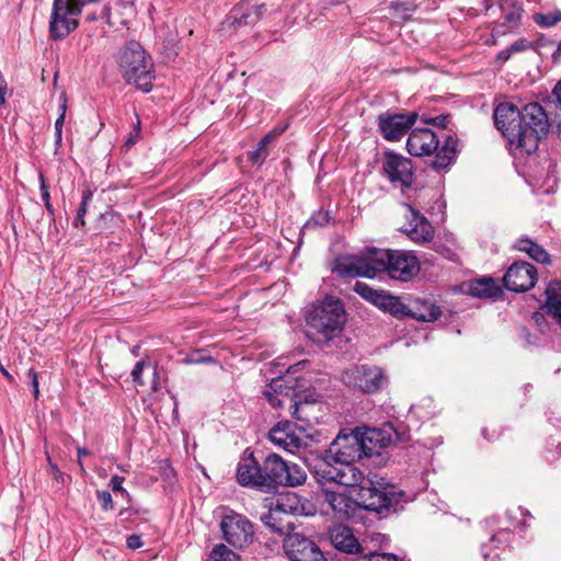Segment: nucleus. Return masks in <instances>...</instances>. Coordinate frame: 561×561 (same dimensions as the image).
Here are the masks:
<instances>
[{"instance_id":"nucleus-55","label":"nucleus","mask_w":561,"mask_h":561,"mask_svg":"<svg viewBox=\"0 0 561 561\" xmlns=\"http://www.w3.org/2000/svg\"><path fill=\"white\" fill-rule=\"evenodd\" d=\"M139 350H140V346H139V345H135V346L131 348V353H133V355L138 356V354H139Z\"/></svg>"},{"instance_id":"nucleus-21","label":"nucleus","mask_w":561,"mask_h":561,"mask_svg":"<svg viewBox=\"0 0 561 561\" xmlns=\"http://www.w3.org/2000/svg\"><path fill=\"white\" fill-rule=\"evenodd\" d=\"M386 536L367 529L360 533L357 528L353 529V554L358 556L357 561H368L374 554L382 549Z\"/></svg>"},{"instance_id":"nucleus-47","label":"nucleus","mask_w":561,"mask_h":561,"mask_svg":"<svg viewBox=\"0 0 561 561\" xmlns=\"http://www.w3.org/2000/svg\"><path fill=\"white\" fill-rule=\"evenodd\" d=\"M28 376L31 377V380H32V388H33V393H34V397L37 398L38 397V379H37V374L34 369H30L28 370Z\"/></svg>"},{"instance_id":"nucleus-25","label":"nucleus","mask_w":561,"mask_h":561,"mask_svg":"<svg viewBox=\"0 0 561 561\" xmlns=\"http://www.w3.org/2000/svg\"><path fill=\"white\" fill-rule=\"evenodd\" d=\"M328 534L336 550L346 554L351 553V527L348 525L336 524L329 529Z\"/></svg>"},{"instance_id":"nucleus-26","label":"nucleus","mask_w":561,"mask_h":561,"mask_svg":"<svg viewBox=\"0 0 561 561\" xmlns=\"http://www.w3.org/2000/svg\"><path fill=\"white\" fill-rule=\"evenodd\" d=\"M501 293V287L491 277L476 279L469 285V294L478 298H495Z\"/></svg>"},{"instance_id":"nucleus-32","label":"nucleus","mask_w":561,"mask_h":561,"mask_svg":"<svg viewBox=\"0 0 561 561\" xmlns=\"http://www.w3.org/2000/svg\"><path fill=\"white\" fill-rule=\"evenodd\" d=\"M504 20L511 25H517L523 13V9L516 0H503L501 3Z\"/></svg>"},{"instance_id":"nucleus-45","label":"nucleus","mask_w":561,"mask_h":561,"mask_svg":"<svg viewBox=\"0 0 561 561\" xmlns=\"http://www.w3.org/2000/svg\"><path fill=\"white\" fill-rule=\"evenodd\" d=\"M139 134H140V119H139V117H137L134 134H130L129 138L126 141V145L127 146L134 145L136 142L137 138L139 137Z\"/></svg>"},{"instance_id":"nucleus-13","label":"nucleus","mask_w":561,"mask_h":561,"mask_svg":"<svg viewBox=\"0 0 561 561\" xmlns=\"http://www.w3.org/2000/svg\"><path fill=\"white\" fill-rule=\"evenodd\" d=\"M220 529L225 541L236 549H243L253 540V525L241 514L231 512L225 515Z\"/></svg>"},{"instance_id":"nucleus-29","label":"nucleus","mask_w":561,"mask_h":561,"mask_svg":"<svg viewBox=\"0 0 561 561\" xmlns=\"http://www.w3.org/2000/svg\"><path fill=\"white\" fill-rule=\"evenodd\" d=\"M262 523L268 527L272 531L285 535L293 529L294 524L289 520H284L280 512L277 508H272L268 513L261 516Z\"/></svg>"},{"instance_id":"nucleus-39","label":"nucleus","mask_w":561,"mask_h":561,"mask_svg":"<svg viewBox=\"0 0 561 561\" xmlns=\"http://www.w3.org/2000/svg\"><path fill=\"white\" fill-rule=\"evenodd\" d=\"M146 364H148L146 359H140L135 364L131 370L133 381L139 386L144 385V381L141 380V374L144 371V367L146 366Z\"/></svg>"},{"instance_id":"nucleus-24","label":"nucleus","mask_w":561,"mask_h":561,"mask_svg":"<svg viewBox=\"0 0 561 561\" xmlns=\"http://www.w3.org/2000/svg\"><path fill=\"white\" fill-rule=\"evenodd\" d=\"M408 318L415 319L421 322H434L440 314V308L430 301L416 299L409 305Z\"/></svg>"},{"instance_id":"nucleus-42","label":"nucleus","mask_w":561,"mask_h":561,"mask_svg":"<svg viewBox=\"0 0 561 561\" xmlns=\"http://www.w3.org/2000/svg\"><path fill=\"white\" fill-rule=\"evenodd\" d=\"M530 47H531V44L527 39L519 38V39L515 41L514 43H512L511 46L508 47V49L512 54H515V53L524 51Z\"/></svg>"},{"instance_id":"nucleus-22","label":"nucleus","mask_w":561,"mask_h":561,"mask_svg":"<svg viewBox=\"0 0 561 561\" xmlns=\"http://www.w3.org/2000/svg\"><path fill=\"white\" fill-rule=\"evenodd\" d=\"M297 431L298 426L290 421L278 422L271 428L268 438L278 447L295 453L305 445Z\"/></svg>"},{"instance_id":"nucleus-52","label":"nucleus","mask_w":561,"mask_h":561,"mask_svg":"<svg viewBox=\"0 0 561 561\" xmlns=\"http://www.w3.org/2000/svg\"><path fill=\"white\" fill-rule=\"evenodd\" d=\"M512 55L513 54L510 51V49L506 48V49H503V50H501L499 53L497 58H499V60L505 62V61H507L511 58Z\"/></svg>"},{"instance_id":"nucleus-34","label":"nucleus","mask_w":561,"mask_h":561,"mask_svg":"<svg viewBox=\"0 0 561 561\" xmlns=\"http://www.w3.org/2000/svg\"><path fill=\"white\" fill-rule=\"evenodd\" d=\"M92 192L90 190H85L82 193V199L80 206L77 210V216L72 221L75 228H80L84 226V216L88 211V206L92 199Z\"/></svg>"},{"instance_id":"nucleus-33","label":"nucleus","mask_w":561,"mask_h":561,"mask_svg":"<svg viewBox=\"0 0 561 561\" xmlns=\"http://www.w3.org/2000/svg\"><path fill=\"white\" fill-rule=\"evenodd\" d=\"M533 19L540 27H552L561 22V10H553L548 13H535Z\"/></svg>"},{"instance_id":"nucleus-23","label":"nucleus","mask_w":561,"mask_h":561,"mask_svg":"<svg viewBox=\"0 0 561 561\" xmlns=\"http://www.w3.org/2000/svg\"><path fill=\"white\" fill-rule=\"evenodd\" d=\"M385 381L383 373L377 366L359 365L353 370V383L363 392L375 393Z\"/></svg>"},{"instance_id":"nucleus-10","label":"nucleus","mask_w":561,"mask_h":561,"mask_svg":"<svg viewBox=\"0 0 561 561\" xmlns=\"http://www.w3.org/2000/svg\"><path fill=\"white\" fill-rule=\"evenodd\" d=\"M80 10L70 0H54L49 18V37L54 41L65 39L79 26Z\"/></svg>"},{"instance_id":"nucleus-1","label":"nucleus","mask_w":561,"mask_h":561,"mask_svg":"<svg viewBox=\"0 0 561 561\" xmlns=\"http://www.w3.org/2000/svg\"><path fill=\"white\" fill-rule=\"evenodd\" d=\"M351 430L342 428L325 450L324 461L314 467V478L325 502L341 520L351 518Z\"/></svg>"},{"instance_id":"nucleus-59","label":"nucleus","mask_w":561,"mask_h":561,"mask_svg":"<svg viewBox=\"0 0 561 561\" xmlns=\"http://www.w3.org/2000/svg\"><path fill=\"white\" fill-rule=\"evenodd\" d=\"M560 53H561V41L559 42L557 51L553 54V56H556V54H560Z\"/></svg>"},{"instance_id":"nucleus-17","label":"nucleus","mask_w":561,"mask_h":561,"mask_svg":"<svg viewBox=\"0 0 561 561\" xmlns=\"http://www.w3.org/2000/svg\"><path fill=\"white\" fill-rule=\"evenodd\" d=\"M283 548L290 561H328L313 540L297 533L285 537Z\"/></svg>"},{"instance_id":"nucleus-28","label":"nucleus","mask_w":561,"mask_h":561,"mask_svg":"<svg viewBox=\"0 0 561 561\" xmlns=\"http://www.w3.org/2000/svg\"><path fill=\"white\" fill-rule=\"evenodd\" d=\"M547 311L561 324V282H551L546 289Z\"/></svg>"},{"instance_id":"nucleus-12","label":"nucleus","mask_w":561,"mask_h":561,"mask_svg":"<svg viewBox=\"0 0 561 561\" xmlns=\"http://www.w3.org/2000/svg\"><path fill=\"white\" fill-rule=\"evenodd\" d=\"M353 290L365 300L371 302L382 311L389 312L397 319L408 318L409 305H405L400 297L393 296L385 290H376L359 280L353 285Z\"/></svg>"},{"instance_id":"nucleus-36","label":"nucleus","mask_w":561,"mask_h":561,"mask_svg":"<svg viewBox=\"0 0 561 561\" xmlns=\"http://www.w3.org/2000/svg\"><path fill=\"white\" fill-rule=\"evenodd\" d=\"M213 561H240L239 556L225 545H217L210 552Z\"/></svg>"},{"instance_id":"nucleus-57","label":"nucleus","mask_w":561,"mask_h":561,"mask_svg":"<svg viewBox=\"0 0 561 561\" xmlns=\"http://www.w3.org/2000/svg\"><path fill=\"white\" fill-rule=\"evenodd\" d=\"M557 129H558V135L561 138V119L558 123Z\"/></svg>"},{"instance_id":"nucleus-11","label":"nucleus","mask_w":561,"mask_h":561,"mask_svg":"<svg viewBox=\"0 0 561 561\" xmlns=\"http://www.w3.org/2000/svg\"><path fill=\"white\" fill-rule=\"evenodd\" d=\"M327 267L334 278L345 284L346 287L341 288L340 293L346 296L351 284V248L345 238L337 237L332 241L327 259Z\"/></svg>"},{"instance_id":"nucleus-16","label":"nucleus","mask_w":561,"mask_h":561,"mask_svg":"<svg viewBox=\"0 0 561 561\" xmlns=\"http://www.w3.org/2000/svg\"><path fill=\"white\" fill-rule=\"evenodd\" d=\"M353 438L356 442L358 460L379 456L390 443V436L385 431L370 427L353 428Z\"/></svg>"},{"instance_id":"nucleus-56","label":"nucleus","mask_w":561,"mask_h":561,"mask_svg":"<svg viewBox=\"0 0 561 561\" xmlns=\"http://www.w3.org/2000/svg\"><path fill=\"white\" fill-rule=\"evenodd\" d=\"M545 45V41L543 38H539L537 42H536V46H542Z\"/></svg>"},{"instance_id":"nucleus-2","label":"nucleus","mask_w":561,"mask_h":561,"mask_svg":"<svg viewBox=\"0 0 561 561\" xmlns=\"http://www.w3.org/2000/svg\"><path fill=\"white\" fill-rule=\"evenodd\" d=\"M493 118L511 148L520 153L535 152L549 131L548 116L536 102L522 110L512 103H501L494 108Z\"/></svg>"},{"instance_id":"nucleus-53","label":"nucleus","mask_w":561,"mask_h":561,"mask_svg":"<svg viewBox=\"0 0 561 561\" xmlns=\"http://www.w3.org/2000/svg\"><path fill=\"white\" fill-rule=\"evenodd\" d=\"M188 362L196 363V364L210 363V362H213V358L210 356H205V357L192 358Z\"/></svg>"},{"instance_id":"nucleus-7","label":"nucleus","mask_w":561,"mask_h":561,"mask_svg":"<svg viewBox=\"0 0 561 561\" xmlns=\"http://www.w3.org/2000/svg\"><path fill=\"white\" fill-rule=\"evenodd\" d=\"M443 137L444 144L439 147L440 136L430 128H415L408 137L407 149L410 154L415 157L431 156L436 152L432 165L435 170H444L456 160L458 139L453 135Z\"/></svg>"},{"instance_id":"nucleus-9","label":"nucleus","mask_w":561,"mask_h":561,"mask_svg":"<svg viewBox=\"0 0 561 561\" xmlns=\"http://www.w3.org/2000/svg\"><path fill=\"white\" fill-rule=\"evenodd\" d=\"M118 65L123 77L128 83H134L144 92L151 91L153 79L152 59L138 42H128L122 48Z\"/></svg>"},{"instance_id":"nucleus-58","label":"nucleus","mask_w":561,"mask_h":561,"mask_svg":"<svg viewBox=\"0 0 561 561\" xmlns=\"http://www.w3.org/2000/svg\"><path fill=\"white\" fill-rule=\"evenodd\" d=\"M500 539L497 536H492V538L490 539V543H494V542H497Z\"/></svg>"},{"instance_id":"nucleus-48","label":"nucleus","mask_w":561,"mask_h":561,"mask_svg":"<svg viewBox=\"0 0 561 561\" xmlns=\"http://www.w3.org/2000/svg\"><path fill=\"white\" fill-rule=\"evenodd\" d=\"M100 0H70V2L75 5V8L80 10V14L82 13V8L87 4L96 3Z\"/></svg>"},{"instance_id":"nucleus-6","label":"nucleus","mask_w":561,"mask_h":561,"mask_svg":"<svg viewBox=\"0 0 561 561\" xmlns=\"http://www.w3.org/2000/svg\"><path fill=\"white\" fill-rule=\"evenodd\" d=\"M346 319L347 314L341 299L333 295H327L308 310L306 316L307 334L309 336L318 334L319 340L331 341L342 332Z\"/></svg>"},{"instance_id":"nucleus-38","label":"nucleus","mask_w":561,"mask_h":561,"mask_svg":"<svg viewBox=\"0 0 561 561\" xmlns=\"http://www.w3.org/2000/svg\"><path fill=\"white\" fill-rule=\"evenodd\" d=\"M61 99H62V102L59 105L60 114H59V116L57 117V119L55 122V144H56V146H60L61 145V140H62V126H64V122H65V117H66V111H67V100H66V96L62 95Z\"/></svg>"},{"instance_id":"nucleus-8","label":"nucleus","mask_w":561,"mask_h":561,"mask_svg":"<svg viewBox=\"0 0 561 561\" xmlns=\"http://www.w3.org/2000/svg\"><path fill=\"white\" fill-rule=\"evenodd\" d=\"M353 524L357 523L358 512L365 510L375 514L389 512L394 503V493L362 471L353 467Z\"/></svg>"},{"instance_id":"nucleus-19","label":"nucleus","mask_w":561,"mask_h":561,"mask_svg":"<svg viewBox=\"0 0 561 561\" xmlns=\"http://www.w3.org/2000/svg\"><path fill=\"white\" fill-rule=\"evenodd\" d=\"M404 225L400 230L413 242L426 243L433 239L434 230L431 222L410 204H403Z\"/></svg>"},{"instance_id":"nucleus-50","label":"nucleus","mask_w":561,"mask_h":561,"mask_svg":"<svg viewBox=\"0 0 561 561\" xmlns=\"http://www.w3.org/2000/svg\"><path fill=\"white\" fill-rule=\"evenodd\" d=\"M448 119H449L448 115H439L435 118H432L431 122L437 126L445 127Z\"/></svg>"},{"instance_id":"nucleus-4","label":"nucleus","mask_w":561,"mask_h":561,"mask_svg":"<svg viewBox=\"0 0 561 561\" xmlns=\"http://www.w3.org/2000/svg\"><path fill=\"white\" fill-rule=\"evenodd\" d=\"M421 270L413 251L365 248L353 254V276L374 278L386 273L389 278L410 282Z\"/></svg>"},{"instance_id":"nucleus-40","label":"nucleus","mask_w":561,"mask_h":561,"mask_svg":"<svg viewBox=\"0 0 561 561\" xmlns=\"http://www.w3.org/2000/svg\"><path fill=\"white\" fill-rule=\"evenodd\" d=\"M96 496H98V500L101 504V507L104 510V511H108V510H112L113 508V499H112V495L108 491H98L96 493Z\"/></svg>"},{"instance_id":"nucleus-35","label":"nucleus","mask_w":561,"mask_h":561,"mask_svg":"<svg viewBox=\"0 0 561 561\" xmlns=\"http://www.w3.org/2000/svg\"><path fill=\"white\" fill-rule=\"evenodd\" d=\"M331 216L327 210L314 211L304 225V230H311L329 224Z\"/></svg>"},{"instance_id":"nucleus-30","label":"nucleus","mask_w":561,"mask_h":561,"mask_svg":"<svg viewBox=\"0 0 561 561\" xmlns=\"http://www.w3.org/2000/svg\"><path fill=\"white\" fill-rule=\"evenodd\" d=\"M516 249L523 252H526L533 260L540 262V263H549L550 256L548 252L540 247L539 244L535 243L530 239L522 238L518 239L516 242Z\"/></svg>"},{"instance_id":"nucleus-18","label":"nucleus","mask_w":561,"mask_h":561,"mask_svg":"<svg viewBox=\"0 0 561 561\" xmlns=\"http://www.w3.org/2000/svg\"><path fill=\"white\" fill-rule=\"evenodd\" d=\"M266 12L265 4H253L250 0H241L228 13L222 22L226 31L255 25Z\"/></svg>"},{"instance_id":"nucleus-31","label":"nucleus","mask_w":561,"mask_h":561,"mask_svg":"<svg viewBox=\"0 0 561 561\" xmlns=\"http://www.w3.org/2000/svg\"><path fill=\"white\" fill-rule=\"evenodd\" d=\"M275 508H277L282 515H297L304 511V505L295 493H287L277 499Z\"/></svg>"},{"instance_id":"nucleus-46","label":"nucleus","mask_w":561,"mask_h":561,"mask_svg":"<svg viewBox=\"0 0 561 561\" xmlns=\"http://www.w3.org/2000/svg\"><path fill=\"white\" fill-rule=\"evenodd\" d=\"M77 455H78V465L80 467L81 473H85V469L83 467L82 457L90 455V451L84 447H77Z\"/></svg>"},{"instance_id":"nucleus-5","label":"nucleus","mask_w":561,"mask_h":561,"mask_svg":"<svg viewBox=\"0 0 561 561\" xmlns=\"http://www.w3.org/2000/svg\"><path fill=\"white\" fill-rule=\"evenodd\" d=\"M306 364L307 360H300L289 366L286 375L273 378L263 391L264 398L273 408L280 409L288 405L293 417L300 421L307 420L305 408L310 404V401L298 391L304 387V380L295 375Z\"/></svg>"},{"instance_id":"nucleus-60","label":"nucleus","mask_w":561,"mask_h":561,"mask_svg":"<svg viewBox=\"0 0 561 561\" xmlns=\"http://www.w3.org/2000/svg\"><path fill=\"white\" fill-rule=\"evenodd\" d=\"M398 438H399V440H402V442L408 439V437H405L404 434L398 435Z\"/></svg>"},{"instance_id":"nucleus-37","label":"nucleus","mask_w":561,"mask_h":561,"mask_svg":"<svg viewBox=\"0 0 561 561\" xmlns=\"http://www.w3.org/2000/svg\"><path fill=\"white\" fill-rule=\"evenodd\" d=\"M39 190H41V196L44 202L45 208L50 217L51 220L55 219V209L53 207V204L50 202V193L49 187L46 184V180L43 173H39Z\"/></svg>"},{"instance_id":"nucleus-49","label":"nucleus","mask_w":561,"mask_h":561,"mask_svg":"<svg viewBox=\"0 0 561 561\" xmlns=\"http://www.w3.org/2000/svg\"><path fill=\"white\" fill-rule=\"evenodd\" d=\"M486 549H488L486 545L482 546V556H483L484 561H496L500 558L499 553L491 554V552L486 551Z\"/></svg>"},{"instance_id":"nucleus-3","label":"nucleus","mask_w":561,"mask_h":561,"mask_svg":"<svg viewBox=\"0 0 561 561\" xmlns=\"http://www.w3.org/2000/svg\"><path fill=\"white\" fill-rule=\"evenodd\" d=\"M236 477L241 486L264 493H276L280 486L302 485L307 473L301 466L285 461L275 453H270L260 462L253 453L247 455L245 451L238 463Z\"/></svg>"},{"instance_id":"nucleus-20","label":"nucleus","mask_w":561,"mask_h":561,"mask_svg":"<svg viewBox=\"0 0 561 561\" xmlns=\"http://www.w3.org/2000/svg\"><path fill=\"white\" fill-rule=\"evenodd\" d=\"M537 280V270L528 262H516L510 266L503 277L506 289L523 293L534 287Z\"/></svg>"},{"instance_id":"nucleus-54","label":"nucleus","mask_w":561,"mask_h":561,"mask_svg":"<svg viewBox=\"0 0 561 561\" xmlns=\"http://www.w3.org/2000/svg\"><path fill=\"white\" fill-rule=\"evenodd\" d=\"M46 458H47V470L51 469V465H56L53 460L49 454L46 451Z\"/></svg>"},{"instance_id":"nucleus-15","label":"nucleus","mask_w":561,"mask_h":561,"mask_svg":"<svg viewBox=\"0 0 561 561\" xmlns=\"http://www.w3.org/2000/svg\"><path fill=\"white\" fill-rule=\"evenodd\" d=\"M416 112L390 113L385 112L378 116V128L382 137L388 141L400 140L416 123Z\"/></svg>"},{"instance_id":"nucleus-27","label":"nucleus","mask_w":561,"mask_h":561,"mask_svg":"<svg viewBox=\"0 0 561 561\" xmlns=\"http://www.w3.org/2000/svg\"><path fill=\"white\" fill-rule=\"evenodd\" d=\"M284 130H285V128L282 127V128H274L273 130L267 133L259 141L257 147L253 151L249 152V160L253 164L261 165L265 161V159L268 157V154H270L267 146L273 140H275Z\"/></svg>"},{"instance_id":"nucleus-14","label":"nucleus","mask_w":561,"mask_h":561,"mask_svg":"<svg viewBox=\"0 0 561 561\" xmlns=\"http://www.w3.org/2000/svg\"><path fill=\"white\" fill-rule=\"evenodd\" d=\"M382 174L399 187H409L413 180L412 161L391 150L383 152L381 158Z\"/></svg>"},{"instance_id":"nucleus-43","label":"nucleus","mask_w":561,"mask_h":561,"mask_svg":"<svg viewBox=\"0 0 561 561\" xmlns=\"http://www.w3.org/2000/svg\"><path fill=\"white\" fill-rule=\"evenodd\" d=\"M126 545L129 549L135 550L144 546L142 539L138 535H130L127 537Z\"/></svg>"},{"instance_id":"nucleus-63","label":"nucleus","mask_w":561,"mask_h":561,"mask_svg":"<svg viewBox=\"0 0 561 561\" xmlns=\"http://www.w3.org/2000/svg\"><path fill=\"white\" fill-rule=\"evenodd\" d=\"M482 434H483V436H484L486 439H489V438H488V436H486V430H483V431H482Z\"/></svg>"},{"instance_id":"nucleus-62","label":"nucleus","mask_w":561,"mask_h":561,"mask_svg":"<svg viewBox=\"0 0 561 561\" xmlns=\"http://www.w3.org/2000/svg\"><path fill=\"white\" fill-rule=\"evenodd\" d=\"M88 19H89L90 21H93V20H95V15H89V16H88Z\"/></svg>"},{"instance_id":"nucleus-64","label":"nucleus","mask_w":561,"mask_h":561,"mask_svg":"<svg viewBox=\"0 0 561 561\" xmlns=\"http://www.w3.org/2000/svg\"><path fill=\"white\" fill-rule=\"evenodd\" d=\"M3 374L7 376V377H10V375L8 374L7 370L2 369Z\"/></svg>"},{"instance_id":"nucleus-61","label":"nucleus","mask_w":561,"mask_h":561,"mask_svg":"<svg viewBox=\"0 0 561 561\" xmlns=\"http://www.w3.org/2000/svg\"><path fill=\"white\" fill-rule=\"evenodd\" d=\"M167 470H168V471H170V474H171L172 477H174V471H173V469L168 468Z\"/></svg>"},{"instance_id":"nucleus-44","label":"nucleus","mask_w":561,"mask_h":561,"mask_svg":"<svg viewBox=\"0 0 561 561\" xmlns=\"http://www.w3.org/2000/svg\"><path fill=\"white\" fill-rule=\"evenodd\" d=\"M48 474L51 476V478L58 482V483H64L65 482V474L64 472L59 469V467L57 465H51V469L47 470Z\"/></svg>"},{"instance_id":"nucleus-41","label":"nucleus","mask_w":561,"mask_h":561,"mask_svg":"<svg viewBox=\"0 0 561 561\" xmlns=\"http://www.w3.org/2000/svg\"><path fill=\"white\" fill-rule=\"evenodd\" d=\"M124 477L113 476L110 480V486L113 492H121L124 495H128V492L123 488Z\"/></svg>"},{"instance_id":"nucleus-51","label":"nucleus","mask_w":561,"mask_h":561,"mask_svg":"<svg viewBox=\"0 0 561 561\" xmlns=\"http://www.w3.org/2000/svg\"><path fill=\"white\" fill-rule=\"evenodd\" d=\"M552 94L554 95L557 103L561 108V80L556 84Z\"/></svg>"}]
</instances>
